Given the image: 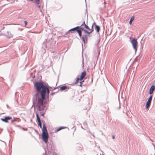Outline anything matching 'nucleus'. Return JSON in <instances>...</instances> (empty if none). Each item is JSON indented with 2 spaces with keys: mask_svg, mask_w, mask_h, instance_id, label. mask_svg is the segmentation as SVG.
<instances>
[{
  "mask_svg": "<svg viewBox=\"0 0 155 155\" xmlns=\"http://www.w3.org/2000/svg\"><path fill=\"white\" fill-rule=\"evenodd\" d=\"M34 86L38 93H40L41 97H38L37 106L40 110H43L45 107V96H48L50 93L49 87L43 82H36L34 84Z\"/></svg>",
  "mask_w": 155,
  "mask_h": 155,
  "instance_id": "nucleus-1",
  "label": "nucleus"
},
{
  "mask_svg": "<svg viewBox=\"0 0 155 155\" xmlns=\"http://www.w3.org/2000/svg\"><path fill=\"white\" fill-rule=\"evenodd\" d=\"M93 26L94 25L93 24L91 28H90L85 24V21H84L81 26V31H83L85 33L89 35L92 33L94 31Z\"/></svg>",
  "mask_w": 155,
  "mask_h": 155,
  "instance_id": "nucleus-2",
  "label": "nucleus"
},
{
  "mask_svg": "<svg viewBox=\"0 0 155 155\" xmlns=\"http://www.w3.org/2000/svg\"><path fill=\"white\" fill-rule=\"evenodd\" d=\"M42 131V137L44 141L46 143H47L48 138V135L47 130L45 124H43Z\"/></svg>",
  "mask_w": 155,
  "mask_h": 155,
  "instance_id": "nucleus-3",
  "label": "nucleus"
},
{
  "mask_svg": "<svg viewBox=\"0 0 155 155\" xmlns=\"http://www.w3.org/2000/svg\"><path fill=\"white\" fill-rule=\"evenodd\" d=\"M76 31L78 33L79 36L80 37H81L82 36L81 31V27L79 26H77L74 28L70 29L69 31V32Z\"/></svg>",
  "mask_w": 155,
  "mask_h": 155,
  "instance_id": "nucleus-4",
  "label": "nucleus"
},
{
  "mask_svg": "<svg viewBox=\"0 0 155 155\" xmlns=\"http://www.w3.org/2000/svg\"><path fill=\"white\" fill-rule=\"evenodd\" d=\"M131 43L135 51H136L137 48L138 42L137 40L135 39H133L131 41Z\"/></svg>",
  "mask_w": 155,
  "mask_h": 155,
  "instance_id": "nucleus-5",
  "label": "nucleus"
},
{
  "mask_svg": "<svg viewBox=\"0 0 155 155\" xmlns=\"http://www.w3.org/2000/svg\"><path fill=\"white\" fill-rule=\"evenodd\" d=\"M86 75V72L85 71H84L81 74L80 78H77L76 82L75 83V84H77L78 83V81L82 80L83 78L85 77Z\"/></svg>",
  "mask_w": 155,
  "mask_h": 155,
  "instance_id": "nucleus-6",
  "label": "nucleus"
},
{
  "mask_svg": "<svg viewBox=\"0 0 155 155\" xmlns=\"http://www.w3.org/2000/svg\"><path fill=\"white\" fill-rule=\"evenodd\" d=\"M12 118L11 117H6L4 118H2L1 119V120L5 123H8V120L11 119Z\"/></svg>",
  "mask_w": 155,
  "mask_h": 155,
  "instance_id": "nucleus-7",
  "label": "nucleus"
},
{
  "mask_svg": "<svg viewBox=\"0 0 155 155\" xmlns=\"http://www.w3.org/2000/svg\"><path fill=\"white\" fill-rule=\"evenodd\" d=\"M106 3L105 0L103 2V3H102L100 5V8L101 10H104L105 8V5Z\"/></svg>",
  "mask_w": 155,
  "mask_h": 155,
  "instance_id": "nucleus-8",
  "label": "nucleus"
},
{
  "mask_svg": "<svg viewBox=\"0 0 155 155\" xmlns=\"http://www.w3.org/2000/svg\"><path fill=\"white\" fill-rule=\"evenodd\" d=\"M87 35H84L82 36V40L84 43H87Z\"/></svg>",
  "mask_w": 155,
  "mask_h": 155,
  "instance_id": "nucleus-9",
  "label": "nucleus"
},
{
  "mask_svg": "<svg viewBox=\"0 0 155 155\" xmlns=\"http://www.w3.org/2000/svg\"><path fill=\"white\" fill-rule=\"evenodd\" d=\"M155 89V86L154 85L152 86L149 90V94H151L153 93V91Z\"/></svg>",
  "mask_w": 155,
  "mask_h": 155,
  "instance_id": "nucleus-10",
  "label": "nucleus"
},
{
  "mask_svg": "<svg viewBox=\"0 0 155 155\" xmlns=\"http://www.w3.org/2000/svg\"><path fill=\"white\" fill-rule=\"evenodd\" d=\"M95 28L97 33H98L100 30V27L97 25H95Z\"/></svg>",
  "mask_w": 155,
  "mask_h": 155,
  "instance_id": "nucleus-11",
  "label": "nucleus"
},
{
  "mask_svg": "<svg viewBox=\"0 0 155 155\" xmlns=\"http://www.w3.org/2000/svg\"><path fill=\"white\" fill-rule=\"evenodd\" d=\"M151 102H149V101H147L146 105V109H147L149 108Z\"/></svg>",
  "mask_w": 155,
  "mask_h": 155,
  "instance_id": "nucleus-12",
  "label": "nucleus"
},
{
  "mask_svg": "<svg viewBox=\"0 0 155 155\" xmlns=\"http://www.w3.org/2000/svg\"><path fill=\"white\" fill-rule=\"evenodd\" d=\"M134 16H133L131 17L130 21L129 22V23L130 25H131L132 22L133 21V20H134Z\"/></svg>",
  "mask_w": 155,
  "mask_h": 155,
  "instance_id": "nucleus-13",
  "label": "nucleus"
},
{
  "mask_svg": "<svg viewBox=\"0 0 155 155\" xmlns=\"http://www.w3.org/2000/svg\"><path fill=\"white\" fill-rule=\"evenodd\" d=\"M68 89H69V88L66 86H63L60 87V90H64Z\"/></svg>",
  "mask_w": 155,
  "mask_h": 155,
  "instance_id": "nucleus-14",
  "label": "nucleus"
},
{
  "mask_svg": "<svg viewBox=\"0 0 155 155\" xmlns=\"http://www.w3.org/2000/svg\"><path fill=\"white\" fill-rule=\"evenodd\" d=\"M36 117H37V120L38 121V122H41V121L40 118H39V116H38V114H36Z\"/></svg>",
  "mask_w": 155,
  "mask_h": 155,
  "instance_id": "nucleus-15",
  "label": "nucleus"
},
{
  "mask_svg": "<svg viewBox=\"0 0 155 155\" xmlns=\"http://www.w3.org/2000/svg\"><path fill=\"white\" fill-rule=\"evenodd\" d=\"M37 6V7L39 8V10H40V11L41 12H42V11L41 9V5H40V4H36Z\"/></svg>",
  "mask_w": 155,
  "mask_h": 155,
  "instance_id": "nucleus-16",
  "label": "nucleus"
},
{
  "mask_svg": "<svg viewBox=\"0 0 155 155\" xmlns=\"http://www.w3.org/2000/svg\"><path fill=\"white\" fill-rule=\"evenodd\" d=\"M64 128V127H59V128L57 129L56 130V132H58L59 131H60V130H62V129H63Z\"/></svg>",
  "mask_w": 155,
  "mask_h": 155,
  "instance_id": "nucleus-17",
  "label": "nucleus"
},
{
  "mask_svg": "<svg viewBox=\"0 0 155 155\" xmlns=\"http://www.w3.org/2000/svg\"><path fill=\"white\" fill-rule=\"evenodd\" d=\"M152 96L150 95V97L149 98L147 101H149V102H151L152 100Z\"/></svg>",
  "mask_w": 155,
  "mask_h": 155,
  "instance_id": "nucleus-18",
  "label": "nucleus"
},
{
  "mask_svg": "<svg viewBox=\"0 0 155 155\" xmlns=\"http://www.w3.org/2000/svg\"><path fill=\"white\" fill-rule=\"evenodd\" d=\"M8 35H7V36L8 38H10L12 37L13 35L11 34L10 33V34H9V33L8 32Z\"/></svg>",
  "mask_w": 155,
  "mask_h": 155,
  "instance_id": "nucleus-19",
  "label": "nucleus"
},
{
  "mask_svg": "<svg viewBox=\"0 0 155 155\" xmlns=\"http://www.w3.org/2000/svg\"><path fill=\"white\" fill-rule=\"evenodd\" d=\"M35 4H40V0H37V1L35 2Z\"/></svg>",
  "mask_w": 155,
  "mask_h": 155,
  "instance_id": "nucleus-20",
  "label": "nucleus"
},
{
  "mask_svg": "<svg viewBox=\"0 0 155 155\" xmlns=\"http://www.w3.org/2000/svg\"><path fill=\"white\" fill-rule=\"evenodd\" d=\"M38 126L40 127V128H42V125H41V122H38Z\"/></svg>",
  "mask_w": 155,
  "mask_h": 155,
  "instance_id": "nucleus-21",
  "label": "nucleus"
},
{
  "mask_svg": "<svg viewBox=\"0 0 155 155\" xmlns=\"http://www.w3.org/2000/svg\"><path fill=\"white\" fill-rule=\"evenodd\" d=\"M24 22L25 23V26H26L27 25V21H24Z\"/></svg>",
  "mask_w": 155,
  "mask_h": 155,
  "instance_id": "nucleus-22",
  "label": "nucleus"
},
{
  "mask_svg": "<svg viewBox=\"0 0 155 155\" xmlns=\"http://www.w3.org/2000/svg\"><path fill=\"white\" fill-rule=\"evenodd\" d=\"M83 82H80V84L79 85V86L81 87H82V83Z\"/></svg>",
  "mask_w": 155,
  "mask_h": 155,
  "instance_id": "nucleus-23",
  "label": "nucleus"
},
{
  "mask_svg": "<svg viewBox=\"0 0 155 155\" xmlns=\"http://www.w3.org/2000/svg\"><path fill=\"white\" fill-rule=\"evenodd\" d=\"M112 138L114 139H115V137H114V135H113V136H112Z\"/></svg>",
  "mask_w": 155,
  "mask_h": 155,
  "instance_id": "nucleus-24",
  "label": "nucleus"
},
{
  "mask_svg": "<svg viewBox=\"0 0 155 155\" xmlns=\"http://www.w3.org/2000/svg\"><path fill=\"white\" fill-rule=\"evenodd\" d=\"M41 115L43 116H44V114L43 113V114H42Z\"/></svg>",
  "mask_w": 155,
  "mask_h": 155,
  "instance_id": "nucleus-25",
  "label": "nucleus"
},
{
  "mask_svg": "<svg viewBox=\"0 0 155 155\" xmlns=\"http://www.w3.org/2000/svg\"><path fill=\"white\" fill-rule=\"evenodd\" d=\"M29 0L30 1H33V0Z\"/></svg>",
  "mask_w": 155,
  "mask_h": 155,
  "instance_id": "nucleus-26",
  "label": "nucleus"
}]
</instances>
